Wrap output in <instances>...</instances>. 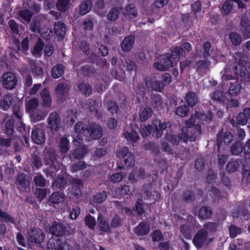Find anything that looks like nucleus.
Instances as JSON below:
<instances>
[{
    "instance_id": "f257e3e1",
    "label": "nucleus",
    "mask_w": 250,
    "mask_h": 250,
    "mask_svg": "<svg viewBox=\"0 0 250 250\" xmlns=\"http://www.w3.org/2000/svg\"><path fill=\"white\" fill-rule=\"evenodd\" d=\"M212 117V115L210 112L206 114L197 113L196 115H191L190 118L186 122V127L182 129L180 136L167 135L164 139L162 143L163 148L166 151L170 153L171 151L167 142L177 145L180 140L184 142L188 140L195 141L197 134L201 133V127L199 123L208 124L211 121Z\"/></svg>"
},
{
    "instance_id": "f03ea898",
    "label": "nucleus",
    "mask_w": 250,
    "mask_h": 250,
    "mask_svg": "<svg viewBox=\"0 0 250 250\" xmlns=\"http://www.w3.org/2000/svg\"><path fill=\"white\" fill-rule=\"evenodd\" d=\"M233 73L240 76L246 81L250 80V61L235 63L233 66Z\"/></svg>"
},
{
    "instance_id": "7ed1b4c3",
    "label": "nucleus",
    "mask_w": 250,
    "mask_h": 250,
    "mask_svg": "<svg viewBox=\"0 0 250 250\" xmlns=\"http://www.w3.org/2000/svg\"><path fill=\"white\" fill-rule=\"evenodd\" d=\"M2 86L8 90H11L17 85L18 80L15 74L11 72L4 73L1 77Z\"/></svg>"
},
{
    "instance_id": "20e7f679",
    "label": "nucleus",
    "mask_w": 250,
    "mask_h": 250,
    "mask_svg": "<svg viewBox=\"0 0 250 250\" xmlns=\"http://www.w3.org/2000/svg\"><path fill=\"white\" fill-rule=\"evenodd\" d=\"M174 64V62L170 59L169 56L168 55H164L159 57L157 61L154 63L155 68L160 71L167 70Z\"/></svg>"
},
{
    "instance_id": "39448f33",
    "label": "nucleus",
    "mask_w": 250,
    "mask_h": 250,
    "mask_svg": "<svg viewBox=\"0 0 250 250\" xmlns=\"http://www.w3.org/2000/svg\"><path fill=\"white\" fill-rule=\"evenodd\" d=\"M43 23L40 21H35L32 26V31L34 32L40 33L42 37L46 40H49L52 36V29L48 27L41 28Z\"/></svg>"
},
{
    "instance_id": "423d86ee",
    "label": "nucleus",
    "mask_w": 250,
    "mask_h": 250,
    "mask_svg": "<svg viewBox=\"0 0 250 250\" xmlns=\"http://www.w3.org/2000/svg\"><path fill=\"white\" fill-rule=\"evenodd\" d=\"M45 234L42 230L39 229H33L28 233V241L29 243H35L40 244L44 240Z\"/></svg>"
},
{
    "instance_id": "0eeeda50",
    "label": "nucleus",
    "mask_w": 250,
    "mask_h": 250,
    "mask_svg": "<svg viewBox=\"0 0 250 250\" xmlns=\"http://www.w3.org/2000/svg\"><path fill=\"white\" fill-rule=\"evenodd\" d=\"M33 141L37 144H42L45 140L44 131L40 125H38L33 129L31 133Z\"/></svg>"
},
{
    "instance_id": "6e6552de",
    "label": "nucleus",
    "mask_w": 250,
    "mask_h": 250,
    "mask_svg": "<svg viewBox=\"0 0 250 250\" xmlns=\"http://www.w3.org/2000/svg\"><path fill=\"white\" fill-rule=\"evenodd\" d=\"M47 248L54 250H70L69 246L65 242H61L60 240L50 238L47 243Z\"/></svg>"
},
{
    "instance_id": "1a4fd4ad",
    "label": "nucleus",
    "mask_w": 250,
    "mask_h": 250,
    "mask_svg": "<svg viewBox=\"0 0 250 250\" xmlns=\"http://www.w3.org/2000/svg\"><path fill=\"white\" fill-rule=\"evenodd\" d=\"M152 124L155 127V130H153L152 135L156 138H159L161 136L163 130L166 129L171 125V123L169 122L161 123L157 119L153 120Z\"/></svg>"
},
{
    "instance_id": "9d476101",
    "label": "nucleus",
    "mask_w": 250,
    "mask_h": 250,
    "mask_svg": "<svg viewBox=\"0 0 250 250\" xmlns=\"http://www.w3.org/2000/svg\"><path fill=\"white\" fill-rule=\"evenodd\" d=\"M47 120L49 127L52 131L57 132L61 127L59 115L56 112L52 113Z\"/></svg>"
},
{
    "instance_id": "9b49d317",
    "label": "nucleus",
    "mask_w": 250,
    "mask_h": 250,
    "mask_svg": "<svg viewBox=\"0 0 250 250\" xmlns=\"http://www.w3.org/2000/svg\"><path fill=\"white\" fill-rule=\"evenodd\" d=\"M40 98L42 105L44 108L51 107L52 100L49 91L47 88L43 89L40 93Z\"/></svg>"
},
{
    "instance_id": "f8f14e48",
    "label": "nucleus",
    "mask_w": 250,
    "mask_h": 250,
    "mask_svg": "<svg viewBox=\"0 0 250 250\" xmlns=\"http://www.w3.org/2000/svg\"><path fill=\"white\" fill-rule=\"evenodd\" d=\"M207 235L204 229L199 230L195 235L193 242L197 248H201L207 243Z\"/></svg>"
},
{
    "instance_id": "ddd939ff",
    "label": "nucleus",
    "mask_w": 250,
    "mask_h": 250,
    "mask_svg": "<svg viewBox=\"0 0 250 250\" xmlns=\"http://www.w3.org/2000/svg\"><path fill=\"white\" fill-rule=\"evenodd\" d=\"M146 84L147 88L157 91H161L164 88L159 77L158 79L156 77L147 78Z\"/></svg>"
},
{
    "instance_id": "4468645a",
    "label": "nucleus",
    "mask_w": 250,
    "mask_h": 250,
    "mask_svg": "<svg viewBox=\"0 0 250 250\" xmlns=\"http://www.w3.org/2000/svg\"><path fill=\"white\" fill-rule=\"evenodd\" d=\"M87 131L89 134L90 137L94 139L101 138L103 134V130L101 127L94 123L89 125L88 130Z\"/></svg>"
},
{
    "instance_id": "2eb2a0df",
    "label": "nucleus",
    "mask_w": 250,
    "mask_h": 250,
    "mask_svg": "<svg viewBox=\"0 0 250 250\" xmlns=\"http://www.w3.org/2000/svg\"><path fill=\"white\" fill-rule=\"evenodd\" d=\"M49 230L50 233L56 236H62L65 232L63 224L56 222L53 223Z\"/></svg>"
},
{
    "instance_id": "dca6fc26",
    "label": "nucleus",
    "mask_w": 250,
    "mask_h": 250,
    "mask_svg": "<svg viewBox=\"0 0 250 250\" xmlns=\"http://www.w3.org/2000/svg\"><path fill=\"white\" fill-rule=\"evenodd\" d=\"M75 132L73 134V137L74 138L73 143L75 146H79L82 141V137L81 131H83L84 132L85 130H83L82 126V123L81 122L78 123L75 125Z\"/></svg>"
},
{
    "instance_id": "f3484780",
    "label": "nucleus",
    "mask_w": 250,
    "mask_h": 250,
    "mask_svg": "<svg viewBox=\"0 0 250 250\" xmlns=\"http://www.w3.org/2000/svg\"><path fill=\"white\" fill-rule=\"evenodd\" d=\"M68 91L67 85L65 83H60L55 88V95L59 101L62 100L67 95Z\"/></svg>"
},
{
    "instance_id": "a211bd4d",
    "label": "nucleus",
    "mask_w": 250,
    "mask_h": 250,
    "mask_svg": "<svg viewBox=\"0 0 250 250\" xmlns=\"http://www.w3.org/2000/svg\"><path fill=\"white\" fill-rule=\"evenodd\" d=\"M211 47V44L208 42H206L204 44V56L205 58H207L209 56H210L214 59L215 61H219L221 58L223 57L222 54L220 53V52L216 51L215 52H213L211 51V54H209V51Z\"/></svg>"
},
{
    "instance_id": "6ab92c4d",
    "label": "nucleus",
    "mask_w": 250,
    "mask_h": 250,
    "mask_svg": "<svg viewBox=\"0 0 250 250\" xmlns=\"http://www.w3.org/2000/svg\"><path fill=\"white\" fill-rule=\"evenodd\" d=\"M234 4H236L239 8L244 7V4L239 0H227L225 2L222 7L224 13L228 14L230 12L232 7L234 6Z\"/></svg>"
},
{
    "instance_id": "aec40b11",
    "label": "nucleus",
    "mask_w": 250,
    "mask_h": 250,
    "mask_svg": "<svg viewBox=\"0 0 250 250\" xmlns=\"http://www.w3.org/2000/svg\"><path fill=\"white\" fill-rule=\"evenodd\" d=\"M123 13L126 18L130 20L135 18L138 15L136 8L132 4L127 5L124 8Z\"/></svg>"
},
{
    "instance_id": "412c9836",
    "label": "nucleus",
    "mask_w": 250,
    "mask_h": 250,
    "mask_svg": "<svg viewBox=\"0 0 250 250\" xmlns=\"http://www.w3.org/2000/svg\"><path fill=\"white\" fill-rule=\"evenodd\" d=\"M250 119V108H247L243 110V112L240 113L236 118L237 123L241 125H245Z\"/></svg>"
},
{
    "instance_id": "4be33fe9",
    "label": "nucleus",
    "mask_w": 250,
    "mask_h": 250,
    "mask_svg": "<svg viewBox=\"0 0 250 250\" xmlns=\"http://www.w3.org/2000/svg\"><path fill=\"white\" fill-rule=\"evenodd\" d=\"M13 97L10 94L4 95L0 100V108L4 110H7L12 105Z\"/></svg>"
},
{
    "instance_id": "5701e85b",
    "label": "nucleus",
    "mask_w": 250,
    "mask_h": 250,
    "mask_svg": "<svg viewBox=\"0 0 250 250\" xmlns=\"http://www.w3.org/2000/svg\"><path fill=\"white\" fill-rule=\"evenodd\" d=\"M241 29L246 38L250 37V21L247 17H243L241 19Z\"/></svg>"
},
{
    "instance_id": "b1692460",
    "label": "nucleus",
    "mask_w": 250,
    "mask_h": 250,
    "mask_svg": "<svg viewBox=\"0 0 250 250\" xmlns=\"http://www.w3.org/2000/svg\"><path fill=\"white\" fill-rule=\"evenodd\" d=\"M135 38L130 35L126 37L121 43V48L125 51H129L134 44Z\"/></svg>"
},
{
    "instance_id": "393cba45",
    "label": "nucleus",
    "mask_w": 250,
    "mask_h": 250,
    "mask_svg": "<svg viewBox=\"0 0 250 250\" xmlns=\"http://www.w3.org/2000/svg\"><path fill=\"white\" fill-rule=\"evenodd\" d=\"M242 86L238 80H234V82L230 83V86L229 88V93L232 96H236L240 92Z\"/></svg>"
},
{
    "instance_id": "a878e982",
    "label": "nucleus",
    "mask_w": 250,
    "mask_h": 250,
    "mask_svg": "<svg viewBox=\"0 0 250 250\" xmlns=\"http://www.w3.org/2000/svg\"><path fill=\"white\" fill-rule=\"evenodd\" d=\"M48 112L42 110L34 111L30 114L31 121L34 123L43 120L47 114Z\"/></svg>"
},
{
    "instance_id": "bb28decb",
    "label": "nucleus",
    "mask_w": 250,
    "mask_h": 250,
    "mask_svg": "<svg viewBox=\"0 0 250 250\" xmlns=\"http://www.w3.org/2000/svg\"><path fill=\"white\" fill-rule=\"evenodd\" d=\"M210 62L208 61H199L196 63V71L199 74H206L208 70Z\"/></svg>"
},
{
    "instance_id": "cd10ccee",
    "label": "nucleus",
    "mask_w": 250,
    "mask_h": 250,
    "mask_svg": "<svg viewBox=\"0 0 250 250\" xmlns=\"http://www.w3.org/2000/svg\"><path fill=\"white\" fill-rule=\"evenodd\" d=\"M39 103L37 98L30 99L27 101L25 104V108L30 114L32 113L39 106Z\"/></svg>"
},
{
    "instance_id": "c85d7f7f",
    "label": "nucleus",
    "mask_w": 250,
    "mask_h": 250,
    "mask_svg": "<svg viewBox=\"0 0 250 250\" xmlns=\"http://www.w3.org/2000/svg\"><path fill=\"white\" fill-rule=\"evenodd\" d=\"M19 19L23 23H28L30 22L32 14L26 9L22 10L18 13Z\"/></svg>"
},
{
    "instance_id": "c756f323",
    "label": "nucleus",
    "mask_w": 250,
    "mask_h": 250,
    "mask_svg": "<svg viewBox=\"0 0 250 250\" xmlns=\"http://www.w3.org/2000/svg\"><path fill=\"white\" fill-rule=\"evenodd\" d=\"M65 26L61 22L56 23L54 25V32L58 37L62 39L65 34Z\"/></svg>"
},
{
    "instance_id": "7c9ffc66",
    "label": "nucleus",
    "mask_w": 250,
    "mask_h": 250,
    "mask_svg": "<svg viewBox=\"0 0 250 250\" xmlns=\"http://www.w3.org/2000/svg\"><path fill=\"white\" fill-rule=\"evenodd\" d=\"M98 226L100 230L104 232L110 231V226L108 224L107 220L99 215L98 218Z\"/></svg>"
},
{
    "instance_id": "2f4dec72",
    "label": "nucleus",
    "mask_w": 250,
    "mask_h": 250,
    "mask_svg": "<svg viewBox=\"0 0 250 250\" xmlns=\"http://www.w3.org/2000/svg\"><path fill=\"white\" fill-rule=\"evenodd\" d=\"M92 7V2L90 0L83 1L80 7V14L84 15L88 13Z\"/></svg>"
},
{
    "instance_id": "473e14b6",
    "label": "nucleus",
    "mask_w": 250,
    "mask_h": 250,
    "mask_svg": "<svg viewBox=\"0 0 250 250\" xmlns=\"http://www.w3.org/2000/svg\"><path fill=\"white\" fill-rule=\"evenodd\" d=\"M30 181L26 178L24 174H21L18 177L17 186L20 189H24L29 185Z\"/></svg>"
},
{
    "instance_id": "72a5a7b5",
    "label": "nucleus",
    "mask_w": 250,
    "mask_h": 250,
    "mask_svg": "<svg viewBox=\"0 0 250 250\" xmlns=\"http://www.w3.org/2000/svg\"><path fill=\"white\" fill-rule=\"evenodd\" d=\"M50 201L52 204H59L64 201V195L62 192H54L50 197Z\"/></svg>"
},
{
    "instance_id": "f704fd0d",
    "label": "nucleus",
    "mask_w": 250,
    "mask_h": 250,
    "mask_svg": "<svg viewBox=\"0 0 250 250\" xmlns=\"http://www.w3.org/2000/svg\"><path fill=\"white\" fill-rule=\"evenodd\" d=\"M59 147L62 153L65 154L69 149V141L66 137H62L61 138Z\"/></svg>"
},
{
    "instance_id": "c9c22d12",
    "label": "nucleus",
    "mask_w": 250,
    "mask_h": 250,
    "mask_svg": "<svg viewBox=\"0 0 250 250\" xmlns=\"http://www.w3.org/2000/svg\"><path fill=\"white\" fill-rule=\"evenodd\" d=\"M184 56L183 52H181L180 47H176L171 51V56L169 58L176 64L179 60L180 56Z\"/></svg>"
},
{
    "instance_id": "e433bc0d",
    "label": "nucleus",
    "mask_w": 250,
    "mask_h": 250,
    "mask_svg": "<svg viewBox=\"0 0 250 250\" xmlns=\"http://www.w3.org/2000/svg\"><path fill=\"white\" fill-rule=\"evenodd\" d=\"M148 227L144 223H140L135 229V233L138 235H144L148 233Z\"/></svg>"
},
{
    "instance_id": "4c0bfd02",
    "label": "nucleus",
    "mask_w": 250,
    "mask_h": 250,
    "mask_svg": "<svg viewBox=\"0 0 250 250\" xmlns=\"http://www.w3.org/2000/svg\"><path fill=\"white\" fill-rule=\"evenodd\" d=\"M64 67L61 64L54 66L52 70V76L55 79L61 77L64 73Z\"/></svg>"
},
{
    "instance_id": "58836bf2",
    "label": "nucleus",
    "mask_w": 250,
    "mask_h": 250,
    "mask_svg": "<svg viewBox=\"0 0 250 250\" xmlns=\"http://www.w3.org/2000/svg\"><path fill=\"white\" fill-rule=\"evenodd\" d=\"M127 141L132 144L136 143L139 139V137L138 134L133 131H126L124 134Z\"/></svg>"
},
{
    "instance_id": "ea45409f",
    "label": "nucleus",
    "mask_w": 250,
    "mask_h": 250,
    "mask_svg": "<svg viewBox=\"0 0 250 250\" xmlns=\"http://www.w3.org/2000/svg\"><path fill=\"white\" fill-rule=\"evenodd\" d=\"M130 191V188L129 186L126 185L121 186L119 188H116L115 190V196L117 197L124 196L127 194Z\"/></svg>"
},
{
    "instance_id": "a19ab883",
    "label": "nucleus",
    "mask_w": 250,
    "mask_h": 250,
    "mask_svg": "<svg viewBox=\"0 0 250 250\" xmlns=\"http://www.w3.org/2000/svg\"><path fill=\"white\" fill-rule=\"evenodd\" d=\"M186 100L188 105L193 107L197 103L198 98L193 92H189L186 96Z\"/></svg>"
},
{
    "instance_id": "79ce46f5",
    "label": "nucleus",
    "mask_w": 250,
    "mask_h": 250,
    "mask_svg": "<svg viewBox=\"0 0 250 250\" xmlns=\"http://www.w3.org/2000/svg\"><path fill=\"white\" fill-rule=\"evenodd\" d=\"M152 115V109L148 107L144 108L140 114V119L141 121H145Z\"/></svg>"
},
{
    "instance_id": "37998d69",
    "label": "nucleus",
    "mask_w": 250,
    "mask_h": 250,
    "mask_svg": "<svg viewBox=\"0 0 250 250\" xmlns=\"http://www.w3.org/2000/svg\"><path fill=\"white\" fill-rule=\"evenodd\" d=\"M69 2L70 0H58L57 7L60 11L65 12L69 7Z\"/></svg>"
},
{
    "instance_id": "c03bdc74",
    "label": "nucleus",
    "mask_w": 250,
    "mask_h": 250,
    "mask_svg": "<svg viewBox=\"0 0 250 250\" xmlns=\"http://www.w3.org/2000/svg\"><path fill=\"white\" fill-rule=\"evenodd\" d=\"M14 131V121L12 119H8L6 121L5 125V133L10 135L13 134Z\"/></svg>"
},
{
    "instance_id": "a18cd8bd",
    "label": "nucleus",
    "mask_w": 250,
    "mask_h": 250,
    "mask_svg": "<svg viewBox=\"0 0 250 250\" xmlns=\"http://www.w3.org/2000/svg\"><path fill=\"white\" fill-rule=\"evenodd\" d=\"M83 182L79 179H74L72 182V185L73 188H76L75 191L73 192V195L76 196H78L80 193V189L83 186Z\"/></svg>"
},
{
    "instance_id": "49530a36",
    "label": "nucleus",
    "mask_w": 250,
    "mask_h": 250,
    "mask_svg": "<svg viewBox=\"0 0 250 250\" xmlns=\"http://www.w3.org/2000/svg\"><path fill=\"white\" fill-rule=\"evenodd\" d=\"M87 153V149L85 146L77 148L73 154V157L76 159H81Z\"/></svg>"
},
{
    "instance_id": "de8ad7c7",
    "label": "nucleus",
    "mask_w": 250,
    "mask_h": 250,
    "mask_svg": "<svg viewBox=\"0 0 250 250\" xmlns=\"http://www.w3.org/2000/svg\"><path fill=\"white\" fill-rule=\"evenodd\" d=\"M211 213V211L210 208L207 207H203L199 211L198 216L201 219H206L210 216Z\"/></svg>"
},
{
    "instance_id": "09e8293b",
    "label": "nucleus",
    "mask_w": 250,
    "mask_h": 250,
    "mask_svg": "<svg viewBox=\"0 0 250 250\" xmlns=\"http://www.w3.org/2000/svg\"><path fill=\"white\" fill-rule=\"evenodd\" d=\"M79 89L86 96H89L91 93V88L88 83H82L79 85Z\"/></svg>"
},
{
    "instance_id": "8fccbe9b",
    "label": "nucleus",
    "mask_w": 250,
    "mask_h": 250,
    "mask_svg": "<svg viewBox=\"0 0 250 250\" xmlns=\"http://www.w3.org/2000/svg\"><path fill=\"white\" fill-rule=\"evenodd\" d=\"M120 13V11L117 8L111 9L107 15L108 19L111 21H114L117 20Z\"/></svg>"
},
{
    "instance_id": "3c124183",
    "label": "nucleus",
    "mask_w": 250,
    "mask_h": 250,
    "mask_svg": "<svg viewBox=\"0 0 250 250\" xmlns=\"http://www.w3.org/2000/svg\"><path fill=\"white\" fill-rule=\"evenodd\" d=\"M236 76L231 75V72L228 69L226 68L222 72V79L223 82L228 80L235 79Z\"/></svg>"
},
{
    "instance_id": "603ef678",
    "label": "nucleus",
    "mask_w": 250,
    "mask_h": 250,
    "mask_svg": "<svg viewBox=\"0 0 250 250\" xmlns=\"http://www.w3.org/2000/svg\"><path fill=\"white\" fill-rule=\"evenodd\" d=\"M106 193L104 191L94 195L93 199V201L95 203H101L104 201L106 198Z\"/></svg>"
},
{
    "instance_id": "864d4df0",
    "label": "nucleus",
    "mask_w": 250,
    "mask_h": 250,
    "mask_svg": "<svg viewBox=\"0 0 250 250\" xmlns=\"http://www.w3.org/2000/svg\"><path fill=\"white\" fill-rule=\"evenodd\" d=\"M229 37L233 44L238 45L242 42L241 37L237 33L232 32L229 34Z\"/></svg>"
},
{
    "instance_id": "5fc2aeb1",
    "label": "nucleus",
    "mask_w": 250,
    "mask_h": 250,
    "mask_svg": "<svg viewBox=\"0 0 250 250\" xmlns=\"http://www.w3.org/2000/svg\"><path fill=\"white\" fill-rule=\"evenodd\" d=\"M144 176V170L142 169H139L137 172V173H136V175L134 174L133 173H131L129 174V180L131 182H135L137 180V178H135V177H137L139 178H143Z\"/></svg>"
},
{
    "instance_id": "6e6d98bb",
    "label": "nucleus",
    "mask_w": 250,
    "mask_h": 250,
    "mask_svg": "<svg viewBox=\"0 0 250 250\" xmlns=\"http://www.w3.org/2000/svg\"><path fill=\"white\" fill-rule=\"evenodd\" d=\"M159 78L162 84H163V87L169 84L171 82V79L170 75L167 73L163 74L162 75L161 77H159Z\"/></svg>"
},
{
    "instance_id": "4d7b16f0",
    "label": "nucleus",
    "mask_w": 250,
    "mask_h": 250,
    "mask_svg": "<svg viewBox=\"0 0 250 250\" xmlns=\"http://www.w3.org/2000/svg\"><path fill=\"white\" fill-rule=\"evenodd\" d=\"M188 108L186 105L179 106L176 110V114L180 117L186 116L188 113Z\"/></svg>"
},
{
    "instance_id": "13d9d810",
    "label": "nucleus",
    "mask_w": 250,
    "mask_h": 250,
    "mask_svg": "<svg viewBox=\"0 0 250 250\" xmlns=\"http://www.w3.org/2000/svg\"><path fill=\"white\" fill-rule=\"evenodd\" d=\"M47 189L38 188L35 191V194L39 201H41L45 198L47 194Z\"/></svg>"
},
{
    "instance_id": "bf43d9fd",
    "label": "nucleus",
    "mask_w": 250,
    "mask_h": 250,
    "mask_svg": "<svg viewBox=\"0 0 250 250\" xmlns=\"http://www.w3.org/2000/svg\"><path fill=\"white\" fill-rule=\"evenodd\" d=\"M43 42L41 41V40H39L35 46L33 54L36 56H40V53L43 49Z\"/></svg>"
},
{
    "instance_id": "052dcab7",
    "label": "nucleus",
    "mask_w": 250,
    "mask_h": 250,
    "mask_svg": "<svg viewBox=\"0 0 250 250\" xmlns=\"http://www.w3.org/2000/svg\"><path fill=\"white\" fill-rule=\"evenodd\" d=\"M34 181L37 186L43 187L46 185V181L44 178L40 175H37L34 178Z\"/></svg>"
},
{
    "instance_id": "680f3d73",
    "label": "nucleus",
    "mask_w": 250,
    "mask_h": 250,
    "mask_svg": "<svg viewBox=\"0 0 250 250\" xmlns=\"http://www.w3.org/2000/svg\"><path fill=\"white\" fill-rule=\"evenodd\" d=\"M211 98L214 100L223 102L225 101V94L221 91H216L212 94Z\"/></svg>"
},
{
    "instance_id": "e2e57ef3",
    "label": "nucleus",
    "mask_w": 250,
    "mask_h": 250,
    "mask_svg": "<svg viewBox=\"0 0 250 250\" xmlns=\"http://www.w3.org/2000/svg\"><path fill=\"white\" fill-rule=\"evenodd\" d=\"M243 146L240 143H237L231 147V151L232 154L237 155L243 150Z\"/></svg>"
},
{
    "instance_id": "0e129e2a",
    "label": "nucleus",
    "mask_w": 250,
    "mask_h": 250,
    "mask_svg": "<svg viewBox=\"0 0 250 250\" xmlns=\"http://www.w3.org/2000/svg\"><path fill=\"white\" fill-rule=\"evenodd\" d=\"M66 183V180L64 177L60 176L53 183V186H56L61 188L64 186Z\"/></svg>"
},
{
    "instance_id": "69168bd1",
    "label": "nucleus",
    "mask_w": 250,
    "mask_h": 250,
    "mask_svg": "<svg viewBox=\"0 0 250 250\" xmlns=\"http://www.w3.org/2000/svg\"><path fill=\"white\" fill-rule=\"evenodd\" d=\"M162 104V99L159 95H154L152 98L151 104L154 108L159 107Z\"/></svg>"
},
{
    "instance_id": "338daca9",
    "label": "nucleus",
    "mask_w": 250,
    "mask_h": 250,
    "mask_svg": "<svg viewBox=\"0 0 250 250\" xmlns=\"http://www.w3.org/2000/svg\"><path fill=\"white\" fill-rule=\"evenodd\" d=\"M125 165L127 167H131L134 164V157L132 153L130 152L124 160Z\"/></svg>"
},
{
    "instance_id": "774afa93",
    "label": "nucleus",
    "mask_w": 250,
    "mask_h": 250,
    "mask_svg": "<svg viewBox=\"0 0 250 250\" xmlns=\"http://www.w3.org/2000/svg\"><path fill=\"white\" fill-rule=\"evenodd\" d=\"M85 222L86 225L91 229H93L96 225L95 218L90 216L87 215L85 219Z\"/></svg>"
}]
</instances>
